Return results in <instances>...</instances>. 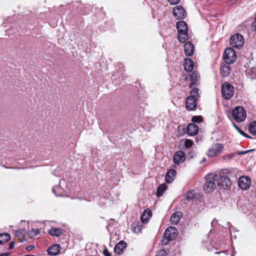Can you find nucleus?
<instances>
[{"label":"nucleus","mask_w":256,"mask_h":256,"mask_svg":"<svg viewBox=\"0 0 256 256\" xmlns=\"http://www.w3.org/2000/svg\"><path fill=\"white\" fill-rule=\"evenodd\" d=\"M198 100H196L194 98H192V97L188 96L186 98V106L188 110H194L196 106V101Z\"/></svg>","instance_id":"obj_13"},{"label":"nucleus","mask_w":256,"mask_h":256,"mask_svg":"<svg viewBox=\"0 0 256 256\" xmlns=\"http://www.w3.org/2000/svg\"><path fill=\"white\" fill-rule=\"evenodd\" d=\"M224 148V146L222 144H214L207 151L206 155L209 158L216 157L221 154Z\"/></svg>","instance_id":"obj_5"},{"label":"nucleus","mask_w":256,"mask_h":256,"mask_svg":"<svg viewBox=\"0 0 256 256\" xmlns=\"http://www.w3.org/2000/svg\"><path fill=\"white\" fill-rule=\"evenodd\" d=\"M48 234L54 236H60L62 233V230L60 228H52L48 230Z\"/></svg>","instance_id":"obj_25"},{"label":"nucleus","mask_w":256,"mask_h":256,"mask_svg":"<svg viewBox=\"0 0 256 256\" xmlns=\"http://www.w3.org/2000/svg\"><path fill=\"white\" fill-rule=\"evenodd\" d=\"M182 216V213L180 212H176L174 213L170 218V222L172 224H176L180 221V218Z\"/></svg>","instance_id":"obj_24"},{"label":"nucleus","mask_w":256,"mask_h":256,"mask_svg":"<svg viewBox=\"0 0 256 256\" xmlns=\"http://www.w3.org/2000/svg\"><path fill=\"white\" fill-rule=\"evenodd\" d=\"M186 158V154L182 151H178L174 156V161L176 164H180L184 162Z\"/></svg>","instance_id":"obj_12"},{"label":"nucleus","mask_w":256,"mask_h":256,"mask_svg":"<svg viewBox=\"0 0 256 256\" xmlns=\"http://www.w3.org/2000/svg\"><path fill=\"white\" fill-rule=\"evenodd\" d=\"M52 192L57 196H63V190L59 186H54L52 188Z\"/></svg>","instance_id":"obj_28"},{"label":"nucleus","mask_w":256,"mask_h":256,"mask_svg":"<svg viewBox=\"0 0 256 256\" xmlns=\"http://www.w3.org/2000/svg\"><path fill=\"white\" fill-rule=\"evenodd\" d=\"M200 79L199 74L196 72H192L190 75V88H192L193 86H196Z\"/></svg>","instance_id":"obj_17"},{"label":"nucleus","mask_w":256,"mask_h":256,"mask_svg":"<svg viewBox=\"0 0 256 256\" xmlns=\"http://www.w3.org/2000/svg\"><path fill=\"white\" fill-rule=\"evenodd\" d=\"M40 230L38 228H33L29 232V235L30 237H34L40 233Z\"/></svg>","instance_id":"obj_31"},{"label":"nucleus","mask_w":256,"mask_h":256,"mask_svg":"<svg viewBox=\"0 0 256 256\" xmlns=\"http://www.w3.org/2000/svg\"><path fill=\"white\" fill-rule=\"evenodd\" d=\"M173 14L178 20L184 19L186 16V13L184 8L182 6H176L173 9Z\"/></svg>","instance_id":"obj_10"},{"label":"nucleus","mask_w":256,"mask_h":256,"mask_svg":"<svg viewBox=\"0 0 256 256\" xmlns=\"http://www.w3.org/2000/svg\"><path fill=\"white\" fill-rule=\"evenodd\" d=\"M14 242H12L9 244V249L10 250L12 249L14 247Z\"/></svg>","instance_id":"obj_42"},{"label":"nucleus","mask_w":256,"mask_h":256,"mask_svg":"<svg viewBox=\"0 0 256 256\" xmlns=\"http://www.w3.org/2000/svg\"><path fill=\"white\" fill-rule=\"evenodd\" d=\"M177 236V230L175 227L168 228L165 231L164 238L162 240V244L166 245L170 240H174Z\"/></svg>","instance_id":"obj_4"},{"label":"nucleus","mask_w":256,"mask_h":256,"mask_svg":"<svg viewBox=\"0 0 256 256\" xmlns=\"http://www.w3.org/2000/svg\"><path fill=\"white\" fill-rule=\"evenodd\" d=\"M247 70L248 74L252 76V78H254L256 77V66L252 67L250 70Z\"/></svg>","instance_id":"obj_32"},{"label":"nucleus","mask_w":256,"mask_h":256,"mask_svg":"<svg viewBox=\"0 0 256 256\" xmlns=\"http://www.w3.org/2000/svg\"><path fill=\"white\" fill-rule=\"evenodd\" d=\"M176 172L174 169H170L167 172L166 176V182L167 183H171L174 180Z\"/></svg>","instance_id":"obj_22"},{"label":"nucleus","mask_w":256,"mask_h":256,"mask_svg":"<svg viewBox=\"0 0 256 256\" xmlns=\"http://www.w3.org/2000/svg\"><path fill=\"white\" fill-rule=\"evenodd\" d=\"M170 4L172 5H176L179 3L180 0H168Z\"/></svg>","instance_id":"obj_38"},{"label":"nucleus","mask_w":256,"mask_h":256,"mask_svg":"<svg viewBox=\"0 0 256 256\" xmlns=\"http://www.w3.org/2000/svg\"><path fill=\"white\" fill-rule=\"evenodd\" d=\"M228 64H227L226 63V64H221L220 71L222 76L224 77L228 76L230 74V68Z\"/></svg>","instance_id":"obj_20"},{"label":"nucleus","mask_w":256,"mask_h":256,"mask_svg":"<svg viewBox=\"0 0 256 256\" xmlns=\"http://www.w3.org/2000/svg\"><path fill=\"white\" fill-rule=\"evenodd\" d=\"M167 188L166 185L165 184H162L160 185L157 189L156 196L158 197L162 196L163 193L166 191Z\"/></svg>","instance_id":"obj_26"},{"label":"nucleus","mask_w":256,"mask_h":256,"mask_svg":"<svg viewBox=\"0 0 256 256\" xmlns=\"http://www.w3.org/2000/svg\"><path fill=\"white\" fill-rule=\"evenodd\" d=\"M194 198V193L193 191H190L186 194V198L188 200H191Z\"/></svg>","instance_id":"obj_33"},{"label":"nucleus","mask_w":256,"mask_h":256,"mask_svg":"<svg viewBox=\"0 0 256 256\" xmlns=\"http://www.w3.org/2000/svg\"><path fill=\"white\" fill-rule=\"evenodd\" d=\"M178 38L180 42H186L188 40V27L184 21H179L176 24Z\"/></svg>","instance_id":"obj_1"},{"label":"nucleus","mask_w":256,"mask_h":256,"mask_svg":"<svg viewBox=\"0 0 256 256\" xmlns=\"http://www.w3.org/2000/svg\"><path fill=\"white\" fill-rule=\"evenodd\" d=\"M206 182L204 189L206 192H210L216 188V174H210L206 176Z\"/></svg>","instance_id":"obj_2"},{"label":"nucleus","mask_w":256,"mask_h":256,"mask_svg":"<svg viewBox=\"0 0 256 256\" xmlns=\"http://www.w3.org/2000/svg\"><path fill=\"white\" fill-rule=\"evenodd\" d=\"M184 66L187 72H190L194 69V63L190 58H186L184 60Z\"/></svg>","instance_id":"obj_19"},{"label":"nucleus","mask_w":256,"mask_h":256,"mask_svg":"<svg viewBox=\"0 0 256 256\" xmlns=\"http://www.w3.org/2000/svg\"><path fill=\"white\" fill-rule=\"evenodd\" d=\"M252 28L253 30L256 31V16L255 18L254 21L253 22L252 24Z\"/></svg>","instance_id":"obj_39"},{"label":"nucleus","mask_w":256,"mask_h":256,"mask_svg":"<svg viewBox=\"0 0 256 256\" xmlns=\"http://www.w3.org/2000/svg\"><path fill=\"white\" fill-rule=\"evenodd\" d=\"M103 253L104 256H111L108 250L106 248L104 250Z\"/></svg>","instance_id":"obj_40"},{"label":"nucleus","mask_w":256,"mask_h":256,"mask_svg":"<svg viewBox=\"0 0 256 256\" xmlns=\"http://www.w3.org/2000/svg\"><path fill=\"white\" fill-rule=\"evenodd\" d=\"M249 151H244V152H239L238 154H246V153H248Z\"/></svg>","instance_id":"obj_44"},{"label":"nucleus","mask_w":256,"mask_h":256,"mask_svg":"<svg viewBox=\"0 0 256 256\" xmlns=\"http://www.w3.org/2000/svg\"><path fill=\"white\" fill-rule=\"evenodd\" d=\"M142 228L141 224L139 223L134 224L132 226V231L135 233H138L140 232Z\"/></svg>","instance_id":"obj_30"},{"label":"nucleus","mask_w":256,"mask_h":256,"mask_svg":"<svg viewBox=\"0 0 256 256\" xmlns=\"http://www.w3.org/2000/svg\"><path fill=\"white\" fill-rule=\"evenodd\" d=\"M233 118L238 122H244L246 117V110L243 107L240 106H236L233 110L232 112Z\"/></svg>","instance_id":"obj_3"},{"label":"nucleus","mask_w":256,"mask_h":256,"mask_svg":"<svg viewBox=\"0 0 256 256\" xmlns=\"http://www.w3.org/2000/svg\"><path fill=\"white\" fill-rule=\"evenodd\" d=\"M185 54L188 56H192L194 52V44L190 42L185 43L184 45Z\"/></svg>","instance_id":"obj_15"},{"label":"nucleus","mask_w":256,"mask_h":256,"mask_svg":"<svg viewBox=\"0 0 256 256\" xmlns=\"http://www.w3.org/2000/svg\"><path fill=\"white\" fill-rule=\"evenodd\" d=\"M190 88L191 90L190 92V96H189L198 100L200 96V93L199 88L193 86Z\"/></svg>","instance_id":"obj_23"},{"label":"nucleus","mask_w":256,"mask_h":256,"mask_svg":"<svg viewBox=\"0 0 256 256\" xmlns=\"http://www.w3.org/2000/svg\"><path fill=\"white\" fill-rule=\"evenodd\" d=\"M25 233V230H20L16 232L15 235L17 236H20V235H23Z\"/></svg>","instance_id":"obj_37"},{"label":"nucleus","mask_w":256,"mask_h":256,"mask_svg":"<svg viewBox=\"0 0 256 256\" xmlns=\"http://www.w3.org/2000/svg\"><path fill=\"white\" fill-rule=\"evenodd\" d=\"M198 132V127L195 124H190L187 127V133L190 136L196 135Z\"/></svg>","instance_id":"obj_14"},{"label":"nucleus","mask_w":256,"mask_h":256,"mask_svg":"<svg viewBox=\"0 0 256 256\" xmlns=\"http://www.w3.org/2000/svg\"><path fill=\"white\" fill-rule=\"evenodd\" d=\"M152 215L151 210L150 209L145 210L141 216V220L143 223H146Z\"/></svg>","instance_id":"obj_21"},{"label":"nucleus","mask_w":256,"mask_h":256,"mask_svg":"<svg viewBox=\"0 0 256 256\" xmlns=\"http://www.w3.org/2000/svg\"><path fill=\"white\" fill-rule=\"evenodd\" d=\"M236 53L232 48H228L224 54V60L227 64L233 63L236 60Z\"/></svg>","instance_id":"obj_8"},{"label":"nucleus","mask_w":256,"mask_h":256,"mask_svg":"<svg viewBox=\"0 0 256 256\" xmlns=\"http://www.w3.org/2000/svg\"><path fill=\"white\" fill-rule=\"evenodd\" d=\"M244 42L243 36L240 34L232 35L230 39V45L234 48H240L244 46Z\"/></svg>","instance_id":"obj_7"},{"label":"nucleus","mask_w":256,"mask_h":256,"mask_svg":"<svg viewBox=\"0 0 256 256\" xmlns=\"http://www.w3.org/2000/svg\"><path fill=\"white\" fill-rule=\"evenodd\" d=\"M206 160V158H204L202 159V160L201 161V163H202L203 162H204V161Z\"/></svg>","instance_id":"obj_46"},{"label":"nucleus","mask_w":256,"mask_h":256,"mask_svg":"<svg viewBox=\"0 0 256 256\" xmlns=\"http://www.w3.org/2000/svg\"><path fill=\"white\" fill-rule=\"evenodd\" d=\"M193 142L189 139L186 140L184 142V146L186 148H188L192 147L193 145Z\"/></svg>","instance_id":"obj_35"},{"label":"nucleus","mask_w":256,"mask_h":256,"mask_svg":"<svg viewBox=\"0 0 256 256\" xmlns=\"http://www.w3.org/2000/svg\"><path fill=\"white\" fill-rule=\"evenodd\" d=\"M248 130L252 134L256 136V121H254L250 123Z\"/></svg>","instance_id":"obj_29"},{"label":"nucleus","mask_w":256,"mask_h":256,"mask_svg":"<svg viewBox=\"0 0 256 256\" xmlns=\"http://www.w3.org/2000/svg\"><path fill=\"white\" fill-rule=\"evenodd\" d=\"M10 254V252H5V253L0 254V256H8Z\"/></svg>","instance_id":"obj_43"},{"label":"nucleus","mask_w":256,"mask_h":256,"mask_svg":"<svg viewBox=\"0 0 256 256\" xmlns=\"http://www.w3.org/2000/svg\"><path fill=\"white\" fill-rule=\"evenodd\" d=\"M238 0H230V4H234Z\"/></svg>","instance_id":"obj_45"},{"label":"nucleus","mask_w":256,"mask_h":256,"mask_svg":"<svg viewBox=\"0 0 256 256\" xmlns=\"http://www.w3.org/2000/svg\"><path fill=\"white\" fill-rule=\"evenodd\" d=\"M34 246L33 245H30L26 247V250L28 251H30L34 249Z\"/></svg>","instance_id":"obj_41"},{"label":"nucleus","mask_w":256,"mask_h":256,"mask_svg":"<svg viewBox=\"0 0 256 256\" xmlns=\"http://www.w3.org/2000/svg\"><path fill=\"white\" fill-rule=\"evenodd\" d=\"M60 250L58 244H54L48 249V252L50 256H56L60 253Z\"/></svg>","instance_id":"obj_18"},{"label":"nucleus","mask_w":256,"mask_h":256,"mask_svg":"<svg viewBox=\"0 0 256 256\" xmlns=\"http://www.w3.org/2000/svg\"><path fill=\"white\" fill-rule=\"evenodd\" d=\"M202 118L200 116H194L192 118V121L194 122H200L202 121Z\"/></svg>","instance_id":"obj_34"},{"label":"nucleus","mask_w":256,"mask_h":256,"mask_svg":"<svg viewBox=\"0 0 256 256\" xmlns=\"http://www.w3.org/2000/svg\"><path fill=\"white\" fill-rule=\"evenodd\" d=\"M222 96L226 100L230 99L234 92L233 86L228 82H225L222 86Z\"/></svg>","instance_id":"obj_9"},{"label":"nucleus","mask_w":256,"mask_h":256,"mask_svg":"<svg viewBox=\"0 0 256 256\" xmlns=\"http://www.w3.org/2000/svg\"><path fill=\"white\" fill-rule=\"evenodd\" d=\"M126 246L127 244L124 241L121 240L116 244L114 247V250L116 254H120L124 252V250L126 247Z\"/></svg>","instance_id":"obj_16"},{"label":"nucleus","mask_w":256,"mask_h":256,"mask_svg":"<svg viewBox=\"0 0 256 256\" xmlns=\"http://www.w3.org/2000/svg\"><path fill=\"white\" fill-rule=\"evenodd\" d=\"M216 184L222 188H229L231 182L226 176L221 174H216Z\"/></svg>","instance_id":"obj_6"},{"label":"nucleus","mask_w":256,"mask_h":256,"mask_svg":"<svg viewBox=\"0 0 256 256\" xmlns=\"http://www.w3.org/2000/svg\"><path fill=\"white\" fill-rule=\"evenodd\" d=\"M10 239V235L8 233H3L0 234V244H4Z\"/></svg>","instance_id":"obj_27"},{"label":"nucleus","mask_w":256,"mask_h":256,"mask_svg":"<svg viewBox=\"0 0 256 256\" xmlns=\"http://www.w3.org/2000/svg\"><path fill=\"white\" fill-rule=\"evenodd\" d=\"M250 179L246 176L240 177L238 180V186L242 190L248 189L250 186Z\"/></svg>","instance_id":"obj_11"},{"label":"nucleus","mask_w":256,"mask_h":256,"mask_svg":"<svg viewBox=\"0 0 256 256\" xmlns=\"http://www.w3.org/2000/svg\"><path fill=\"white\" fill-rule=\"evenodd\" d=\"M233 125L240 134L246 136V134L242 130H241L235 124H233Z\"/></svg>","instance_id":"obj_36"}]
</instances>
